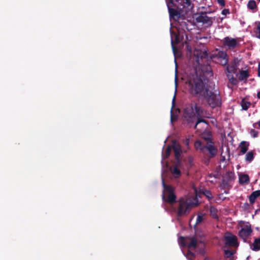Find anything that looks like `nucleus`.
I'll return each mask as SVG.
<instances>
[{"label": "nucleus", "mask_w": 260, "mask_h": 260, "mask_svg": "<svg viewBox=\"0 0 260 260\" xmlns=\"http://www.w3.org/2000/svg\"><path fill=\"white\" fill-rule=\"evenodd\" d=\"M189 92L193 95H201L205 91V83L197 75H192L188 80ZM206 88H208L206 87Z\"/></svg>", "instance_id": "f257e3e1"}, {"label": "nucleus", "mask_w": 260, "mask_h": 260, "mask_svg": "<svg viewBox=\"0 0 260 260\" xmlns=\"http://www.w3.org/2000/svg\"><path fill=\"white\" fill-rule=\"evenodd\" d=\"M202 95L204 96L208 105L213 109L219 107L222 105L221 98L217 90H210L209 88H206Z\"/></svg>", "instance_id": "f03ea898"}, {"label": "nucleus", "mask_w": 260, "mask_h": 260, "mask_svg": "<svg viewBox=\"0 0 260 260\" xmlns=\"http://www.w3.org/2000/svg\"><path fill=\"white\" fill-rule=\"evenodd\" d=\"M164 190L162 193V200L168 203L174 204L176 202V196L174 193V189L171 185H166L162 181Z\"/></svg>", "instance_id": "7ed1b4c3"}, {"label": "nucleus", "mask_w": 260, "mask_h": 260, "mask_svg": "<svg viewBox=\"0 0 260 260\" xmlns=\"http://www.w3.org/2000/svg\"><path fill=\"white\" fill-rule=\"evenodd\" d=\"M183 117L188 124L193 123L196 119L195 110L193 104H189L184 109Z\"/></svg>", "instance_id": "20e7f679"}, {"label": "nucleus", "mask_w": 260, "mask_h": 260, "mask_svg": "<svg viewBox=\"0 0 260 260\" xmlns=\"http://www.w3.org/2000/svg\"><path fill=\"white\" fill-rule=\"evenodd\" d=\"M179 205L177 209V214L178 217H181L187 214L189 212L191 203L187 200L181 198L179 200Z\"/></svg>", "instance_id": "39448f33"}, {"label": "nucleus", "mask_w": 260, "mask_h": 260, "mask_svg": "<svg viewBox=\"0 0 260 260\" xmlns=\"http://www.w3.org/2000/svg\"><path fill=\"white\" fill-rule=\"evenodd\" d=\"M223 241L226 246L235 247L239 246L237 237L230 233H226L223 236Z\"/></svg>", "instance_id": "423d86ee"}, {"label": "nucleus", "mask_w": 260, "mask_h": 260, "mask_svg": "<svg viewBox=\"0 0 260 260\" xmlns=\"http://www.w3.org/2000/svg\"><path fill=\"white\" fill-rule=\"evenodd\" d=\"M187 240L189 242L185 241L183 237H180L179 238V242L182 246H187L189 249L194 250L197 247L198 241L194 237H188Z\"/></svg>", "instance_id": "0eeeda50"}, {"label": "nucleus", "mask_w": 260, "mask_h": 260, "mask_svg": "<svg viewBox=\"0 0 260 260\" xmlns=\"http://www.w3.org/2000/svg\"><path fill=\"white\" fill-rule=\"evenodd\" d=\"M214 19V18L207 16L206 12L201 13L196 18V20L197 22L202 23L207 27L211 26L213 23V20Z\"/></svg>", "instance_id": "6e6552de"}, {"label": "nucleus", "mask_w": 260, "mask_h": 260, "mask_svg": "<svg viewBox=\"0 0 260 260\" xmlns=\"http://www.w3.org/2000/svg\"><path fill=\"white\" fill-rule=\"evenodd\" d=\"M252 230L251 225L247 223L244 228H242L239 232V237L243 239L244 242H247L248 238L251 235Z\"/></svg>", "instance_id": "1a4fd4ad"}, {"label": "nucleus", "mask_w": 260, "mask_h": 260, "mask_svg": "<svg viewBox=\"0 0 260 260\" xmlns=\"http://www.w3.org/2000/svg\"><path fill=\"white\" fill-rule=\"evenodd\" d=\"M172 149L175 154V159L177 162L179 164L180 162V157L182 153L180 145L177 143L175 140L172 142Z\"/></svg>", "instance_id": "9d476101"}, {"label": "nucleus", "mask_w": 260, "mask_h": 260, "mask_svg": "<svg viewBox=\"0 0 260 260\" xmlns=\"http://www.w3.org/2000/svg\"><path fill=\"white\" fill-rule=\"evenodd\" d=\"M224 46H227L230 49H233L239 45V42L236 39L226 37L223 41Z\"/></svg>", "instance_id": "9b49d317"}, {"label": "nucleus", "mask_w": 260, "mask_h": 260, "mask_svg": "<svg viewBox=\"0 0 260 260\" xmlns=\"http://www.w3.org/2000/svg\"><path fill=\"white\" fill-rule=\"evenodd\" d=\"M235 178V174L231 171L226 172L223 176L222 183L224 185H226L229 182L234 180Z\"/></svg>", "instance_id": "f8f14e48"}, {"label": "nucleus", "mask_w": 260, "mask_h": 260, "mask_svg": "<svg viewBox=\"0 0 260 260\" xmlns=\"http://www.w3.org/2000/svg\"><path fill=\"white\" fill-rule=\"evenodd\" d=\"M205 148L209 151L210 157H213L217 154V149L214 146L212 142H208Z\"/></svg>", "instance_id": "ddd939ff"}, {"label": "nucleus", "mask_w": 260, "mask_h": 260, "mask_svg": "<svg viewBox=\"0 0 260 260\" xmlns=\"http://www.w3.org/2000/svg\"><path fill=\"white\" fill-rule=\"evenodd\" d=\"M226 53L224 51H219L218 52L217 57L220 60L221 63L223 65L228 63V59L226 58Z\"/></svg>", "instance_id": "4468645a"}, {"label": "nucleus", "mask_w": 260, "mask_h": 260, "mask_svg": "<svg viewBox=\"0 0 260 260\" xmlns=\"http://www.w3.org/2000/svg\"><path fill=\"white\" fill-rule=\"evenodd\" d=\"M168 7L170 17L174 19L178 18L180 16L179 12L177 10L170 8L169 6Z\"/></svg>", "instance_id": "2eb2a0df"}, {"label": "nucleus", "mask_w": 260, "mask_h": 260, "mask_svg": "<svg viewBox=\"0 0 260 260\" xmlns=\"http://www.w3.org/2000/svg\"><path fill=\"white\" fill-rule=\"evenodd\" d=\"M194 110H195L196 117H202L203 115V109L198 106L197 104H193Z\"/></svg>", "instance_id": "dca6fc26"}, {"label": "nucleus", "mask_w": 260, "mask_h": 260, "mask_svg": "<svg viewBox=\"0 0 260 260\" xmlns=\"http://www.w3.org/2000/svg\"><path fill=\"white\" fill-rule=\"evenodd\" d=\"M260 197V190L253 191L249 196V200L251 204L254 203L256 199Z\"/></svg>", "instance_id": "f3484780"}, {"label": "nucleus", "mask_w": 260, "mask_h": 260, "mask_svg": "<svg viewBox=\"0 0 260 260\" xmlns=\"http://www.w3.org/2000/svg\"><path fill=\"white\" fill-rule=\"evenodd\" d=\"M249 72L247 70L245 71H240L239 75L238 76V79L240 81L246 80L249 77Z\"/></svg>", "instance_id": "a211bd4d"}, {"label": "nucleus", "mask_w": 260, "mask_h": 260, "mask_svg": "<svg viewBox=\"0 0 260 260\" xmlns=\"http://www.w3.org/2000/svg\"><path fill=\"white\" fill-rule=\"evenodd\" d=\"M239 183L240 184H247L249 182V177L247 174H242L239 176Z\"/></svg>", "instance_id": "6ab92c4d"}, {"label": "nucleus", "mask_w": 260, "mask_h": 260, "mask_svg": "<svg viewBox=\"0 0 260 260\" xmlns=\"http://www.w3.org/2000/svg\"><path fill=\"white\" fill-rule=\"evenodd\" d=\"M183 9H186L184 10L185 13L192 9L191 0H185V2H183Z\"/></svg>", "instance_id": "aec40b11"}, {"label": "nucleus", "mask_w": 260, "mask_h": 260, "mask_svg": "<svg viewBox=\"0 0 260 260\" xmlns=\"http://www.w3.org/2000/svg\"><path fill=\"white\" fill-rule=\"evenodd\" d=\"M249 144L245 141H242L240 145V152L242 154H245L248 148Z\"/></svg>", "instance_id": "412c9836"}, {"label": "nucleus", "mask_w": 260, "mask_h": 260, "mask_svg": "<svg viewBox=\"0 0 260 260\" xmlns=\"http://www.w3.org/2000/svg\"><path fill=\"white\" fill-rule=\"evenodd\" d=\"M171 171L175 178H178L181 175V171L177 166H174L171 168Z\"/></svg>", "instance_id": "4be33fe9"}, {"label": "nucleus", "mask_w": 260, "mask_h": 260, "mask_svg": "<svg viewBox=\"0 0 260 260\" xmlns=\"http://www.w3.org/2000/svg\"><path fill=\"white\" fill-rule=\"evenodd\" d=\"M252 249L253 251H257L260 250V238H256L252 244Z\"/></svg>", "instance_id": "5701e85b"}, {"label": "nucleus", "mask_w": 260, "mask_h": 260, "mask_svg": "<svg viewBox=\"0 0 260 260\" xmlns=\"http://www.w3.org/2000/svg\"><path fill=\"white\" fill-rule=\"evenodd\" d=\"M251 103L248 102L246 99H243L241 101V106L242 108L244 110H247L249 106H250Z\"/></svg>", "instance_id": "b1692460"}, {"label": "nucleus", "mask_w": 260, "mask_h": 260, "mask_svg": "<svg viewBox=\"0 0 260 260\" xmlns=\"http://www.w3.org/2000/svg\"><path fill=\"white\" fill-rule=\"evenodd\" d=\"M255 153L253 151H249L245 155V160L251 162L254 159Z\"/></svg>", "instance_id": "393cba45"}, {"label": "nucleus", "mask_w": 260, "mask_h": 260, "mask_svg": "<svg viewBox=\"0 0 260 260\" xmlns=\"http://www.w3.org/2000/svg\"><path fill=\"white\" fill-rule=\"evenodd\" d=\"M237 68L235 64L226 67V71L230 74H234L236 72Z\"/></svg>", "instance_id": "a878e982"}, {"label": "nucleus", "mask_w": 260, "mask_h": 260, "mask_svg": "<svg viewBox=\"0 0 260 260\" xmlns=\"http://www.w3.org/2000/svg\"><path fill=\"white\" fill-rule=\"evenodd\" d=\"M247 7L250 10H254L256 8V2L254 0H250L247 4Z\"/></svg>", "instance_id": "bb28decb"}, {"label": "nucleus", "mask_w": 260, "mask_h": 260, "mask_svg": "<svg viewBox=\"0 0 260 260\" xmlns=\"http://www.w3.org/2000/svg\"><path fill=\"white\" fill-rule=\"evenodd\" d=\"M186 257L188 260H194L195 254L191 251L190 249H188L186 253Z\"/></svg>", "instance_id": "cd10ccee"}, {"label": "nucleus", "mask_w": 260, "mask_h": 260, "mask_svg": "<svg viewBox=\"0 0 260 260\" xmlns=\"http://www.w3.org/2000/svg\"><path fill=\"white\" fill-rule=\"evenodd\" d=\"M203 194L208 199H211L213 198L211 192L209 190H205L203 191Z\"/></svg>", "instance_id": "c85d7f7f"}, {"label": "nucleus", "mask_w": 260, "mask_h": 260, "mask_svg": "<svg viewBox=\"0 0 260 260\" xmlns=\"http://www.w3.org/2000/svg\"><path fill=\"white\" fill-rule=\"evenodd\" d=\"M201 122H203V123H205L206 124H208V122L206 120L201 118V117H198V119H197V121L196 122V124L194 125V128H197L198 125L199 123H201Z\"/></svg>", "instance_id": "c756f323"}, {"label": "nucleus", "mask_w": 260, "mask_h": 260, "mask_svg": "<svg viewBox=\"0 0 260 260\" xmlns=\"http://www.w3.org/2000/svg\"><path fill=\"white\" fill-rule=\"evenodd\" d=\"M171 150H172V146H168L167 147L166 151H165V158H167L170 156V155L171 154Z\"/></svg>", "instance_id": "7c9ffc66"}, {"label": "nucleus", "mask_w": 260, "mask_h": 260, "mask_svg": "<svg viewBox=\"0 0 260 260\" xmlns=\"http://www.w3.org/2000/svg\"><path fill=\"white\" fill-rule=\"evenodd\" d=\"M224 253L225 256L226 258H230L234 254V252L232 250H228V249L224 250Z\"/></svg>", "instance_id": "2f4dec72"}, {"label": "nucleus", "mask_w": 260, "mask_h": 260, "mask_svg": "<svg viewBox=\"0 0 260 260\" xmlns=\"http://www.w3.org/2000/svg\"><path fill=\"white\" fill-rule=\"evenodd\" d=\"M257 27H256V37L260 39V22H256Z\"/></svg>", "instance_id": "473e14b6"}, {"label": "nucleus", "mask_w": 260, "mask_h": 260, "mask_svg": "<svg viewBox=\"0 0 260 260\" xmlns=\"http://www.w3.org/2000/svg\"><path fill=\"white\" fill-rule=\"evenodd\" d=\"M250 134L253 138H256L258 136V132L254 129H251L250 131Z\"/></svg>", "instance_id": "72a5a7b5"}, {"label": "nucleus", "mask_w": 260, "mask_h": 260, "mask_svg": "<svg viewBox=\"0 0 260 260\" xmlns=\"http://www.w3.org/2000/svg\"><path fill=\"white\" fill-rule=\"evenodd\" d=\"M203 220V216L202 214H199L197 216V218L196 220V224H198L201 223Z\"/></svg>", "instance_id": "f704fd0d"}, {"label": "nucleus", "mask_w": 260, "mask_h": 260, "mask_svg": "<svg viewBox=\"0 0 260 260\" xmlns=\"http://www.w3.org/2000/svg\"><path fill=\"white\" fill-rule=\"evenodd\" d=\"M229 80L233 85H236L238 83L237 80L234 77H231Z\"/></svg>", "instance_id": "c9c22d12"}, {"label": "nucleus", "mask_w": 260, "mask_h": 260, "mask_svg": "<svg viewBox=\"0 0 260 260\" xmlns=\"http://www.w3.org/2000/svg\"><path fill=\"white\" fill-rule=\"evenodd\" d=\"M210 212L214 218H218V216L216 213H214V209H212V208H211Z\"/></svg>", "instance_id": "e433bc0d"}, {"label": "nucleus", "mask_w": 260, "mask_h": 260, "mask_svg": "<svg viewBox=\"0 0 260 260\" xmlns=\"http://www.w3.org/2000/svg\"><path fill=\"white\" fill-rule=\"evenodd\" d=\"M208 178L214 177V178H218V174L217 173L215 174H213L212 173H211V174H209L208 175Z\"/></svg>", "instance_id": "4c0bfd02"}, {"label": "nucleus", "mask_w": 260, "mask_h": 260, "mask_svg": "<svg viewBox=\"0 0 260 260\" xmlns=\"http://www.w3.org/2000/svg\"><path fill=\"white\" fill-rule=\"evenodd\" d=\"M221 14L223 15H226L228 14H230L229 9H223L221 12Z\"/></svg>", "instance_id": "58836bf2"}, {"label": "nucleus", "mask_w": 260, "mask_h": 260, "mask_svg": "<svg viewBox=\"0 0 260 260\" xmlns=\"http://www.w3.org/2000/svg\"><path fill=\"white\" fill-rule=\"evenodd\" d=\"M218 4L222 7H224L225 6V2L224 0H217Z\"/></svg>", "instance_id": "ea45409f"}, {"label": "nucleus", "mask_w": 260, "mask_h": 260, "mask_svg": "<svg viewBox=\"0 0 260 260\" xmlns=\"http://www.w3.org/2000/svg\"><path fill=\"white\" fill-rule=\"evenodd\" d=\"M253 126L255 128H260V120L253 124Z\"/></svg>", "instance_id": "a19ab883"}, {"label": "nucleus", "mask_w": 260, "mask_h": 260, "mask_svg": "<svg viewBox=\"0 0 260 260\" xmlns=\"http://www.w3.org/2000/svg\"><path fill=\"white\" fill-rule=\"evenodd\" d=\"M198 251H199V253L201 255H204L205 253L204 248H200V249H199Z\"/></svg>", "instance_id": "79ce46f5"}, {"label": "nucleus", "mask_w": 260, "mask_h": 260, "mask_svg": "<svg viewBox=\"0 0 260 260\" xmlns=\"http://www.w3.org/2000/svg\"><path fill=\"white\" fill-rule=\"evenodd\" d=\"M202 145V143L200 141H198V142H196L195 143V146L197 147V148H199L200 146H201Z\"/></svg>", "instance_id": "37998d69"}, {"label": "nucleus", "mask_w": 260, "mask_h": 260, "mask_svg": "<svg viewBox=\"0 0 260 260\" xmlns=\"http://www.w3.org/2000/svg\"><path fill=\"white\" fill-rule=\"evenodd\" d=\"M226 76L228 77L229 80L230 79L231 77H234L233 74H230L228 72H226Z\"/></svg>", "instance_id": "c03bdc74"}, {"label": "nucleus", "mask_w": 260, "mask_h": 260, "mask_svg": "<svg viewBox=\"0 0 260 260\" xmlns=\"http://www.w3.org/2000/svg\"><path fill=\"white\" fill-rule=\"evenodd\" d=\"M257 75L258 77H260V61L259 62L258 66Z\"/></svg>", "instance_id": "a18cd8bd"}, {"label": "nucleus", "mask_w": 260, "mask_h": 260, "mask_svg": "<svg viewBox=\"0 0 260 260\" xmlns=\"http://www.w3.org/2000/svg\"><path fill=\"white\" fill-rule=\"evenodd\" d=\"M189 143V140L188 139H186L184 141V144L186 146H188Z\"/></svg>", "instance_id": "49530a36"}, {"label": "nucleus", "mask_w": 260, "mask_h": 260, "mask_svg": "<svg viewBox=\"0 0 260 260\" xmlns=\"http://www.w3.org/2000/svg\"><path fill=\"white\" fill-rule=\"evenodd\" d=\"M175 95H174L173 100H172V108L175 106Z\"/></svg>", "instance_id": "de8ad7c7"}, {"label": "nucleus", "mask_w": 260, "mask_h": 260, "mask_svg": "<svg viewBox=\"0 0 260 260\" xmlns=\"http://www.w3.org/2000/svg\"><path fill=\"white\" fill-rule=\"evenodd\" d=\"M177 70H176V76H175V82H176V86H177Z\"/></svg>", "instance_id": "09e8293b"}, {"label": "nucleus", "mask_w": 260, "mask_h": 260, "mask_svg": "<svg viewBox=\"0 0 260 260\" xmlns=\"http://www.w3.org/2000/svg\"><path fill=\"white\" fill-rule=\"evenodd\" d=\"M173 41H172V47H173V49L174 50V46L173 45Z\"/></svg>", "instance_id": "8fccbe9b"}, {"label": "nucleus", "mask_w": 260, "mask_h": 260, "mask_svg": "<svg viewBox=\"0 0 260 260\" xmlns=\"http://www.w3.org/2000/svg\"><path fill=\"white\" fill-rule=\"evenodd\" d=\"M176 41L177 42V43H178V39L177 38L176 39Z\"/></svg>", "instance_id": "3c124183"}, {"label": "nucleus", "mask_w": 260, "mask_h": 260, "mask_svg": "<svg viewBox=\"0 0 260 260\" xmlns=\"http://www.w3.org/2000/svg\"><path fill=\"white\" fill-rule=\"evenodd\" d=\"M177 2H178L179 0H176Z\"/></svg>", "instance_id": "603ef678"}, {"label": "nucleus", "mask_w": 260, "mask_h": 260, "mask_svg": "<svg viewBox=\"0 0 260 260\" xmlns=\"http://www.w3.org/2000/svg\"><path fill=\"white\" fill-rule=\"evenodd\" d=\"M205 260H207V258H205Z\"/></svg>", "instance_id": "864d4df0"}, {"label": "nucleus", "mask_w": 260, "mask_h": 260, "mask_svg": "<svg viewBox=\"0 0 260 260\" xmlns=\"http://www.w3.org/2000/svg\"><path fill=\"white\" fill-rule=\"evenodd\" d=\"M259 2H260V0H258Z\"/></svg>", "instance_id": "5fc2aeb1"}]
</instances>
